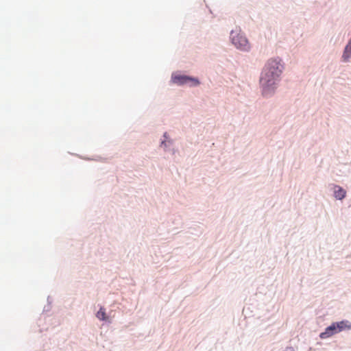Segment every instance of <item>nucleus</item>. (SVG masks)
<instances>
[{
	"label": "nucleus",
	"instance_id": "f257e3e1",
	"mask_svg": "<svg viewBox=\"0 0 351 351\" xmlns=\"http://www.w3.org/2000/svg\"><path fill=\"white\" fill-rule=\"evenodd\" d=\"M283 69L281 60L278 58L270 59L265 64L260 79V83L265 95H269L275 88Z\"/></svg>",
	"mask_w": 351,
	"mask_h": 351
},
{
	"label": "nucleus",
	"instance_id": "f03ea898",
	"mask_svg": "<svg viewBox=\"0 0 351 351\" xmlns=\"http://www.w3.org/2000/svg\"><path fill=\"white\" fill-rule=\"evenodd\" d=\"M230 35L232 43L237 48L244 51L250 49L247 39L240 33V31H232Z\"/></svg>",
	"mask_w": 351,
	"mask_h": 351
},
{
	"label": "nucleus",
	"instance_id": "7ed1b4c3",
	"mask_svg": "<svg viewBox=\"0 0 351 351\" xmlns=\"http://www.w3.org/2000/svg\"><path fill=\"white\" fill-rule=\"evenodd\" d=\"M172 80L175 84L179 85L189 84L190 86H196L199 84V82L197 78L184 75H174L172 77Z\"/></svg>",
	"mask_w": 351,
	"mask_h": 351
},
{
	"label": "nucleus",
	"instance_id": "20e7f679",
	"mask_svg": "<svg viewBox=\"0 0 351 351\" xmlns=\"http://www.w3.org/2000/svg\"><path fill=\"white\" fill-rule=\"evenodd\" d=\"M336 333H337V332L336 330L335 325L332 324L330 326L326 328L324 332H322L319 335V337L321 339H327Z\"/></svg>",
	"mask_w": 351,
	"mask_h": 351
},
{
	"label": "nucleus",
	"instance_id": "39448f33",
	"mask_svg": "<svg viewBox=\"0 0 351 351\" xmlns=\"http://www.w3.org/2000/svg\"><path fill=\"white\" fill-rule=\"evenodd\" d=\"M333 325H335V327L336 328L337 333L345 330V329H350L351 328V324H349V322L348 321H341L339 322H335V323H333Z\"/></svg>",
	"mask_w": 351,
	"mask_h": 351
},
{
	"label": "nucleus",
	"instance_id": "423d86ee",
	"mask_svg": "<svg viewBox=\"0 0 351 351\" xmlns=\"http://www.w3.org/2000/svg\"><path fill=\"white\" fill-rule=\"evenodd\" d=\"M334 195L336 199H343L346 195V191L342 187L335 185L334 187Z\"/></svg>",
	"mask_w": 351,
	"mask_h": 351
},
{
	"label": "nucleus",
	"instance_id": "0eeeda50",
	"mask_svg": "<svg viewBox=\"0 0 351 351\" xmlns=\"http://www.w3.org/2000/svg\"><path fill=\"white\" fill-rule=\"evenodd\" d=\"M351 56V40L349 41L348 44L346 45L345 48V51L343 52L342 58L344 61H347Z\"/></svg>",
	"mask_w": 351,
	"mask_h": 351
},
{
	"label": "nucleus",
	"instance_id": "6e6552de",
	"mask_svg": "<svg viewBox=\"0 0 351 351\" xmlns=\"http://www.w3.org/2000/svg\"><path fill=\"white\" fill-rule=\"evenodd\" d=\"M96 317L100 320H107L108 317L106 316L105 309L103 307H101L99 311L97 313Z\"/></svg>",
	"mask_w": 351,
	"mask_h": 351
}]
</instances>
